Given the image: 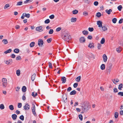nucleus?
Wrapping results in <instances>:
<instances>
[{
  "instance_id": "f257e3e1",
  "label": "nucleus",
  "mask_w": 123,
  "mask_h": 123,
  "mask_svg": "<svg viewBox=\"0 0 123 123\" xmlns=\"http://www.w3.org/2000/svg\"><path fill=\"white\" fill-rule=\"evenodd\" d=\"M62 38L65 41L69 42L71 39V37L68 32L65 30L62 32Z\"/></svg>"
},
{
  "instance_id": "f03ea898",
  "label": "nucleus",
  "mask_w": 123,
  "mask_h": 123,
  "mask_svg": "<svg viewBox=\"0 0 123 123\" xmlns=\"http://www.w3.org/2000/svg\"><path fill=\"white\" fill-rule=\"evenodd\" d=\"M0 85H2L3 88H5L7 86V81L6 79L5 78H3L1 82H0Z\"/></svg>"
},
{
  "instance_id": "7ed1b4c3",
  "label": "nucleus",
  "mask_w": 123,
  "mask_h": 123,
  "mask_svg": "<svg viewBox=\"0 0 123 123\" xmlns=\"http://www.w3.org/2000/svg\"><path fill=\"white\" fill-rule=\"evenodd\" d=\"M112 66V64L111 63H110L108 65L107 68L106 70L108 73L110 74L111 71V69Z\"/></svg>"
},
{
  "instance_id": "20e7f679",
  "label": "nucleus",
  "mask_w": 123,
  "mask_h": 123,
  "mask_svg": "<svg viewBox=\"0 0 123 123\" xmlns=\"http://www.w3.org/2000/svg\"><path fill=\"white\" fill-rule=\"evenodd\" d=\"M31 110L33 114L35 116H36V114L35 112L36 108L34 104L33 105V107H32Z\"/></svg>"
},
{
  "instance_id": "39448f33",
  "label": "nucleus",
  "mask_w": 123,
  "mask_h": 123,
  "mask_svg": "<svg viewBox=\"0 0 123 123\" xmlns=\"http://www.w3.org/2000/svg\"><path fill=\"white\" fill-rule=\"evenodd\" d=\"M43 42L41 39H39L38 40V45L39 46H42L43 44Z\"/></svg>"
},
{
  "instance_id": "423d86ee",
  "label": "nucleus",
  "mask_w": 123,
  "mask_h": 123,
  "mask_svg": "<svg viewBox=\"0 0 123 123\" xmlns=\"http://www.w3.org/2000/svg\"><path fill=\"white\" fill-rule=\"evenodd\" d=\"M24 109L26 110H28L30 109V105L28 104H26L24 106Z\"/></svg>"
},
{
  "instance_id": "0eeeda50",
  "label": "nucleus",
  "mask_w": 123,
  "mask_h": 123,
  "mask_svg": "<svg viewBox=\"0 0 123 123\" xmlns=\"http://www.w3.org/2000/svg\"><path fill=\"white\" fill-rule=\"evenodd\" d=\"M42 26H39L37 27L36 28V30L37 31H39V32H41L43 31L42 29Z\"/></svg>"
},
{
  "instance_id": "6e6552de",
  "label": "nucleus",
  "mask_w": 123,
  "mask_h": 123,
  "mask_svg": "<svg viewBox=\"0 0 123 123\" xmlns=\"http://www.w3.org/2000/svg\"><path fill=\"white\" fill-rule=\"evenodd\" d=\"M79 41L81 43H84L85 42L86 40L84 37H82L79 40Z\"/></svg>"
},
{
  "instance_id": "1a4fd4ad",
  "label": "nucleus",
  "mask_w": 123,
  "mask_h": 123,
  "mask_svg": "<svg viewBox=\"0 0 123 123\" xmlns=\"http://www.w3.org/2000/svg\"><path fill=\"white\" fill-rule=\"evenodd\" d=\"M102 21H97V24L99 27H102Z\"/></svg>"
},
{
  "instance_id": "9d476101",
  "label": "nucleus",
  "mask_w": 123,
  "mask_h": 123,
  "mask_svg": "<svg viewBox=\"0 0 123 123\" xmlns=\"http://www.w3.org/2000/svg\"><path fill=\"white\" fill-rule=\"evenodd\" d=\"M63 98L64 102L65 103L66 102L67 99V96L66 94H64L63 96Z\"/></svg>"
},
{
  "instance_id": "9b49d317",
  "label": "nucleus",
  "mask_w": 123,
  "mask_h": 123,
  "mask_svg": "<svg viewBox=\"0 0 123 123\" xmlns=\"http://www.w3.org/2000/svg\"><path fill=\"white\" fill-rule=\"evenodd\" d=\"M103 57L104 61L105 62H106L107 61V56L105 54L103 55Z\"/></svg>"
},
{
  "instance_id": "f8f14e48",
  "label": "nucleus",
  "mask_w": 123,
  "mask_h": 123,
  "mask_svg": "<svg viewBox=\"0 0 123 123\" xmlns=\"http://www.w3.org/2000/svg\"><path fill=\"white\" fill-rule=\"evenodd\" d=\"M94 47V44L92 43H90L88 46V47L90 48H93Z\"/></svg>"
},
{
  "instance_id": "ddd939ff",
  "label": "nucleus",
  "mask_w": 123,
  "mask_h": 123,
  "mask_svg": "<svg viewBox=\"0 0 123 123\" xmlns=\"http://www.w3.org/2000/svg\"><path fill=\"white\" fill-rule=\"evenodd\" d=\"M36 76V75L35 74H33L31 76V79L32 81H34V80Z\"/></svg>"
},
{
  "instance_id": "4468645a",
  "label": "nucleus",
  "mask_w": 123,
  "mask_h": 123,
  "mask_svg": "<svg viewBox=\"0 0 123 123\" xmlns=\"http://www.w3.org/2000/svg\"><path fill=\"white\" fill-rule=\"evenodd\" d=\"M61 80L62 81V83H64L66 81V79L65 77H62L61 78Z\"/></svg>"
},
{
  "instance_id": "2eb2a0df",
  "label": "nucleus",
  "mask_w": 123,
  "mask_h": 123,
  "mask_svg": "<svg viewBox=\"0 0 123 123\" xmlns=\"http://www.w3.org/2000/svg\"><path fill=\"white\" fill-rule=\"evenodd\" d=\"M83 109H84V111H87L88 109V108L87 107V105H85L83 107Z\"/></svg>"
},
{
  "instance_id": "dca6fc26",
  "label": "nucleus",
  "mask_w": 123,
  "mask_h": 123,
  "mask_svg": "<svg viewBox=\"0 0 123 123\" xmlns=\"http://www.w3.org/2000/svg\"><path fill=\"white\" fill-rule=\"evenodd\" d=\"M12 117L13 120H15L17 119V116L15 114H13L12 115Z\"/></svg>"
},
{
  "instance_id": "f3484780",
  "label": "nucleus",
  "mask_w": 123,
  "mask_h": 123,
  "mask_svg": "<svg viewBox=\"0 0 123 123\" xmlns=\"http://www.w3.org/2000/svg\"><path fill=\"white\" fill-rule=\"evenodd\" d=\"M112 11V10L111 9H110L109 10H105V12L106 13L108 14H111V12Z\"/></svg>"
},
{
  "instance_id": "a211bd4d",
  "label": "nucleus",
  "mask_w": 123,
  "mask_h": 123,
  "mask_svg": "<svg viewBox=\"0 0 123 123\" xmlns=\"http://www.w3.org/2000/svg\"><path fill=\"white\" fill-rule=\"evenodd\" d=\"M12 50L11 49H9L8 50H7L6 51H5L4 53L6 54L8 53H9L11 52Z\"/></svg>"
},
{
  "instance_id": "6ab92c4d",
  "label": "nucleus",
  "mask_w": 123,
  "mask_h": 123,
  "mask_svg": "<svg viewBox=\"0 0 123 123\" xmlns=\"http://www.w3.org/2000/svg\"><path fill=\"white\" fill-rule=\"evenodd\" d=\"M22 91L23 92H25L26 90V87L25 86H23L22 89Z\"/></svg>"
},
{
  "instance_id": "aec40b11",
  "label": "nucleus",
  "mask_w": 123,
  "mask_h": 123,
  "mask_svg": "<svg viewBox=\"0 0 123 123\" xmlns=\"http://www.w3.org/2000/svg\"><path fill=\"white\" fill-rule=\"evenodd\" d=\"M123 84H119V85L118 86V89H119L120 90H122V88H123Z\"/></svg>"
},
{
  "instance_id": "412c9836",
  "label": "nucleus",
  "mask_w": 123,
  "mask_h": 123,
  "mask_svg": "<svg viewBox=\"0 0 123 123\" xmlns=\"http://www.w3.org/2000/svg\"><path fill=\"white\" fill-rule=\"evenodd\" d=\"M16 73L17 75L18 76H19L20 74V70L18 69L16 70Z\"/></svg>"
},
{
  "instance_id": "4be33fe9",
  "label": "nucleus",
  "mask_w": 123,
  "mask_h": 123,
  "mask_svg": "<svg viewBox=\"0 0 123 123\" xmlns=\"http://www.w3.org/2000/svg\"><path fill=\"white\" fill-rule=\"evenodd\" d=\"M100 68L101 69L104 70L105 69V65L104 64H102L100 67Z\"/></svg>"
},
{
  "instance_id": "5701e85b",
  "label": "nucleus",
  "mask_w": 123,
  "mask_h": 123,
  "mask_svg": "<svg viewBox=\"0 0 123 123\" xmlns=\"http://www.w3.org/2000/svg\"><path fill=\"white\" fill-rule=\"evenodd\" d=\"M35 43L34 42H31L30 44V46L31 47H32L34 46Z\"/></svg>"
},
{
  "instance_id": "b1692460",
  "label": "nucleus",
  "mask_w": 123,
  "mask_h": 123,
  "mask_svg": "<svg viewBox=\"0 0 123 123\" xmlns=\"http://www.w3.org/2000/svg\"><path fill=\"white\" fill-rule=\"evenodd\" d=\"M82 32L83 34L85 35H87L88 33V32L87 31L85 30L83 31Z\"/></svg>"
},
{
  "instance_id": "393cba45",
  "label": "nucleus",
  "mask_w": 123,
  "mask_h": 123,
  "mask_svg": "<svg viewBox=\"0 0 123 123\" xmlns=\"http://www.w3.org/2000/svg\"><path fill=\"white\" fill-rule=\"evenodd\" d=\"M3 43L5 44H7L8 43L7 40L6 39H3L2 41Z\"/></svg>"
},
{
  "instance_id": "a878e982",
  "label": "nucleus",
  "mask_w": 123,
  "mask_h": 123,
  "mask_svg": "<svg viewBox=\"0 0 123 123\" xmlns=\"http://www.w3.org/2000/svg\"><path fill=\"white\" fill-rule=\"evenodd\" d=\"M81 79V77L80 76H79L77 77L76 79H75V80L76 81H77L78 82H79L80 80Z\"/></svg>"
},
{
  "instance_id": "bb28decb",
  "label": "nucleus",
  "mask_w": 123,
  "mask_h": 123,
  "mask_svg": "<svg viewBox=\"0 0 123 123\" xmlns=\"http://www.w3.org/2000/svg\"><path fill=\"white\" fill-rule=\"evenodd\" d=\"M102 29L104 31H105L107 30V27L105 26H103L102 27Z\"/></svg>"
},
{
  "instance_id": "cd10ccee",
  "label": "nucleus",
  "mask_w": 123,
  "mask_h": 123,
  "mask_svg": "<svg viewBox=\"0 0 123 123\" xmlns=\"http://www.w3.org/2000/svg\"><path fill=\"white\" fill-rule=\"evenodd\" d=\"M76 91L75 90H73L71 91L70 93V95H75L76 93Z\"/></svg>"
},
{
  "instance_id": "c85d7f7f",
  "label": "nucleus",
  "mask_w": 123,
  "mask_h": 123,
  "mask_svg": "<svg viewBox=\"0 0 123 123\" xmlns=\"http://www.w3.org/2000/svg\"><path fill=\"white\" fill-rule=\"evenodd\" d=\"M77 19L76 18H72L71 19V21L72 22H74L76 21Z\"/></svg>"
},
{
  "instance_id": "c756f323",
  "label": "nucleus",
  "mask_w": 123,
  "mask_h": 123,
  "mask_svg": "<svg viewBox=\"0 0 123 123\" xmlns=\"http://www.w3.org/2000/svg\"><path fill=\"white\" fill-rule=\"evenodd\" d=\"M112 81L114 84H116L117 83L119 82V80L118 79H117V80L115 81V80L114 79L113 80H112Z\"/></svg>"
},
{
  "instance_id": "7c9ffc66",
  "label": "nucleus",
  "mask_w": 123,
  "mask_h": 123,
  "mask_svg": "<svg viewBox=\"0 0 123 123\" xmlns=\"http://www.w3.org/2000/svg\"><path fill=\"white\" fill-rule=\"evenodd\" d=\"M19 50L18 49H15L14 50V52L16 53H18L19 52Z\"/></svg>"
},
{
  "instance_id": "2f4dec72",
  "label": "nucleus",
  "mask_w": 123,
  "mask_h": 123,
  "mask_svg": "<svg viewBox=\"0 0 123 123\" xmlns=\"http://www.w3.org/2000/svg\"><path fill=\"white\" fill-rule=\"evenodd\" d=\"M121 49L120 47H119L118 48H117L116 50L118 53H119L120 52Z\"/></svg>"
},
{
  "instance_id": "473e14b6",
  "label": "nucleus",
  "mask_w": 123,
  "mask_h": 123,
  "mask_svg": "<svg viewBox=\"0 0 123 123\" xmlns=\"http://www.w3.org/2000/svg\"><path fill=\"white\" fill-rule=\"evenodd\" d=\"M25 17H26L28 18H29L30 17V14L29 13L26 14V13H24Z\"/></svg>"
},
{
  "instance_id": "72a5a7b5",
  "label": "nucleus",
  "mask_w": 123,
  "mask_h": 123,
  "mask_svg": "<svg viewBox=\"0 0 123 123\" xmlns=\"http://www.w3.org/2000/svg\"><path fill=\"white\" fill-rule=\"evenodd\" d=\"M72 12L73 14H76L78 13V11L76 10H74Z\"/></svg>"
},
{
  "instance_id": "f704fd0d",
  "label": "nucleus",
  "mask_w": 123,
  "mask_h": 123,
  "mask_svg": "<svg viewBox=\"0 0 123 123\" xmlns=\"http://www.w3.org/2000/svg\"><path fill=\"white\" fill-rule=\"evenodd\" d=\"M9 109L11 110L12 111L14 110V108L12 105H10L9 106Z\"/></svg>"
},
{
  "instance_id": "c9c22d12",
  "label": "nucleus",
  "mask_w": 123,
  "mask_h": 123,
  "mask_svg": "<svg viewBox=\"0 0 123 123\" xmlns=\"http://www.w3.org/2000/svg\"><path fill=\"white\" fill-rule=\"evenodd\" d=\"M23 2L21 1L18 2H17L16 6H20L22 5L23 4Z\"/></svg>"
},
{
  "instance_id": "e433bc0d",
  "label": "nucleus",
  "mask_w": 123,
  "mask_h": 123,
  "mask_svg": "<svg viewBox=\"0 0 123 123\" xmlns=\"http://www.w3.org/2000/svg\"><path fill=\"white\" fill-rule=\"evenodd\" d=\"M9 7V4H6L5 5V6L4 7V9H7Z\"/></svg>"
},
{
  "instance_id": "4c0bfd02",
  "label": "nucleus",
  "mask_w": 123,
  "mask_h": 123,
  "mask_svg": "<svg viewBox=\"0 0 123 123\" xmlns=\"http://www.w3.org/2000/svg\"><path fill=\"white\" fill-rule=\"evenodd\" d=\"M5 107L4 105L2 104L0 105V108L1 110H3L4 109Z\"/></svg>"
},
{
  "instance_id": "58836bf2",
  "label": "nucleus",
  "mask_w": 123,
  "mask_h": 123,
  "mask_svg": "<svg viewBox=\"0 0 123 123\" xmlns=\"http://www.w3.org/2000/svg\"><path fill=\"white\" fill-rule=\"evenodd\" d=\"M114 115H115V118H117L118 117V113L117 112H116L115 113Z\"/></svg>"
},
{
  "instance_id": "ea45409f",
  "label": "nucleus",
  "mask_w": 123,
  "mask_h": 123,
  "mask_svg": "<svg viewBox=\"0 0 123 123\" xmlns=\"http://www.w3.org/2000/svg\"><path fill=\"white\" fill-rule=\"evenodd\" d=\"M123 8V7L122 5H120L117 7V9L119 11H121V9Z\"/></svg>"
},
{
  "instance_id": "a19ab883",
  "label": "nucleus",
  "mask_w": 123,
  "mask_h": 123,
  "mask_svg": "<svg viewBox=\"0 0 123 123\" xmlns=\"http://www.w3.org/2000/svg\"><path fill=\"white\" fill-rule=\"evenodd\" d=\"M105 42V40L104 38H102L101 41L100 43L102 44H104Z\"/></svg>"
},
{
  "instance_id": "79ce46f5",
  "label": "nucleus",
  "mask_w": 123,
  "mask_h": 123,
  "mask_svg": "<svg viewBox=\"0 0 123 123\" xmlns=\"http://www.w3.org/2000/svg\"><path fill=\"white\" fill-rule=\"evenodd\" d=\"M32 1V0H26L24 2V3H30Z\"/></svg>"
},
{
  "instance_id": "37998d69",
  "label": "nucleus",
  "mask_w": 123,
  "mask_h": 123,
  "mask_svg": "<svg viewBox=\"0 0 123 123\" xmlns=\"http://www.w3.org/2000/svg\"><path fill=\"white\" fill-rule=\"evenodd\" d=\"M117 20V19L116 18H114L112 19V21L115 24V23Z\"/></svg>"
},
{
  "instance_id": "c03bdc74",
  "label": "nucleus",
  "mask_w": 123,
  "mask_h": 123,
  "mask_svg": "<svg viewBox=\"0 0 123 123\" xmlns=\"http://www.w3.org/2000/svg\"><path fill=\"white\" fill-rule=\"evenodd\" d=\"M101 16V14L100 12H98L96 14V16L98 17H100Z\"/></svg>"
},
{
  "instance_id": "a18cd8bd",
  "label": "nucleus",
  "mask_w": 123,
  "mask_h": 123,
  "mask_svg": "<svg viewBox=\"0 0 123 123\" xmlns=\"http://www.w3.org/2000/svg\"><path fill=\"white\" fill-rule=\"evenodd\" d=\"M79 119L81 121H82V120L83 117H82V115L80 114L79 116Z\"/></svg>"
},
{
  "instance_id": "49530a36",
  "label": "nucleus",
  "mask_w": 123,
  "mask_h": 123,
  "mask_svg": "<svg viewBox=\"0 0 123 123\" xmlns=\"http://www.w3.org/2000/svg\"><path fill=\"white\" fill-rule=\"evenodd\" d=\"M50 20L49 19H47L44 21V22L46 24H48L50 22Z\"/></svg>"
},
{
  "instance_id": "de8ad7c7",
  "label": "nucleus",
  "mask_w": 123,
  "mask_h": 123,
  "mask_svg": "<svg viewBox=\"0 0 123 123\" xmlns=\"http://www.w3.org/2000/svg\"><path fill=\"white\" fill-rule=\"evenodd\" d=\"M19 118L22 121L24 120V117L23 115H22Z\"/></svg>"
},
{
  "instance_id": "09e8293b",
  "label": "nucleus",
  "mask_w": 123,
  "mask_h": 123,
  "mask_svg": "<svg viewBox=\"0 0 123 123\" xmlns=\"http://www.w3.org/2000/svg\"><path fill=\"white\" fill-rule=\"evenodd\" d=\"M55 17V16L54 15L52 14L49 16V18L51 19H53Z\"/></svg>"
},
{
  "instance_id": "8fccbe9b",
  "label": "nucleus",
  "mask_w": 123,
  "mask_h": 123,
  "mask_svg": "<svg viewBox=\"0 0 123 123\" xmlns=\"http://www.w3.org/2000/svg\"><path fill=\"white\" fill-rule=\"evenodd\" d=\"M21 57L20 56H18L16 57V59L17 60H21Z\"/></svg>"
},
{
  "instance_id": "3c124183",
  "label": "nucleus",
  "mask_w": 123,
  "mask_h": 123,
  "mask_svg": "<svg viewBox=\"0 0 123 123\" xmlns=\"http://www.w3.org/2000/svg\"><path fill=\"white\" fill-rule=\"evenodd\" d=\"M78 83H74V85H73V86L74 87V88H76L77 87V86H78Z\"/></svg>"
},
{
  "instance_id": "603ef678",
  "label": "nucleus",
  "mask_w": 123,
  "mask_h": 123,
  "mask_svg": "<svg viewBox=\"0 0 123 123\" xmlns=\"http://www.w3.org/2000/svg\"><path fill=\"white\" fill-rule=\"evenodd\" d=\"M88 29L89 31L91 32L92 31L94 30V29L93 28L89 27V28Z\"/></svg>"
},
{
  "instance_id": "864d4df0",
  "label": "nucleus",
  "mask_w": 123,
  "mask_h": 123,
  "mask_svg": "<svg viewBox=\"0 0 123 123\" xmlns=\"http://www.w3.org/2000/svg\"><path fill=\"white\" fill-rule=\"evenodd\" d=\"M53 32V29H50L49 31V34H52Z\"/></svg>"
},
{
  "instance_id": "5fc2aeb1",
  "label": "nucleus",
  "mask_w": 123,
  "mask_h": 123,
  "mask_svg": "<svg viewBox=\"0 0 123 123\" xmlns=\"http://www.w3.org/2000/svg\"><path fill=\"white\" fill-rule=\"evenodd\" d=\"M22 103H18V108H20L22 106Z\"/></svg>"
},
{
  "instance_id": "6e6d98bb",
  "label": "nucleus",
  "mask_w": 123,
  "mask_h": 123,
  "mask_svg": "<svg viewBox=\"0 0 123 123\" xmlns=\"http://www.w3.org/2000/svg\"><path fill=\"white\" fill-rule=\"evenodd\" d=\"M118 94V95H120L122 96H123V92H119Z\"/></svg>"
},
{
  "instance_id": "4d7b16f0",
  "label": "nucleus",
  "mask_w": 123,
  "mask_h": 123,
  "mask_svg": "<svg viewBox=\"0 0 123 123\" xmlns=\"http://www.w3.org/2000/svg\"><path fill=\"white\" fill-rule=\"evenodd\" d=\"M52 39L51 38H48L47 40V42L48 43H50L52 41Z\"/></svg>"
},
{
  "instance_id": "13d9d810",
  "label": "nucleus",
  "mask_w": 123,
  "mask_h": 123,
  "mask_svg": "<svg viewBox=\"0 0 123 123\" xmlns=\"http://www.w3.org/2000/svg\"><path fill=\"white\" fill-rule=\"evenodd\" d=\"M101 46V45L100 43H98V44L97 48L98 49H100Z\"/></svg>"
},
{
  "instance_id": "bf43d9fd",
  "label": "nucleus",
  "mask_w": 123,
  "mask_h": 123,
  "mask_svg": "<svg viewBox=\"0 0 123 123\" xmlns=\"http://www.w3.org/2000/svg\"><path fill=\"white\" fill-rule=\"evenodd\" d=\"M98 4V2L97 1H95L94 3V5L95 6H97Z\"/></svg>"
},
{
  "instance_id": "052dcab7",
  "label": "nucleus",
  "mask_w": 123,
  "mask_h": 123,
  "mask_svg": "<svg viewBox=\"0 0 123 123\" xmlns=\"http://www.w3.org/2000/svg\"><path fill=\"white\" fill-rule=\"evenodd\" d=\"M113 90L114 92L115 93L117 92L118 91L117 89L116 88L114 89Z\"/></svg>"
},
{
  "instance_id": "680f3d73",
  "label": "nucleus",
  "mask_w": 123,
  "mask_h": 123,
  "mask_svg": "<svg viewBox=\"0 0 123 123\" xmlns=\"http://www.w3.org/2000/svg\"><path fill=\"white\" fill-rule=\"evenodd\" d=\"M61 28L60 27H59L57 28L56 29V31L57 32L61 30Z\"/></svg>"
},
{
  "instance_id": "e2e57ef3",
  "label": "nucleus",
  "mask_w": 123,
  "mask_h": 123,
  "mask_svg": "<svg viewBox=\"0 0 123 123\" xmlns=\"http://www.w3.org/2000/svg\"><path fill=\"white\" fill-rule=\"evenodd\" d=\"M87 38L88 39H92V37L91 35H89L88 36Z\"/></svg>"
},
{
  "instance_id": "0e129e2a",
  "label": "nucleus",
  "mask_w": 123,
  "mask_h": 123,
  "mask_svg": "<svg viewBox=\"0 0 123 123\" xmlns=\"http://www.w3.org/2000/svg\"><path fill=\"white\" fill-rule=\"evenodd\" d=\"M49 67L50 68H52V64H51V63L50 62H49Z\"/></svg>"
},
{
  "instance_id": "69168bd1",
  "label": "nucleus",
  "mask_w": 123,
  "mask_h": 123,
  "mask_svg": "<svg viewBox=\"0 0 123 123\" xmlns=\"http://www.w3.org/2000/svg\"><path fill=\"white\" fill-rule=\"evenodd\" d=\"M123 22V19H120L119 21V23L121 24Z\"/></svg>"
},
{
  "instance_id": "338daca9",
  "label": "nucleus",
  "mask_w": 123,
  "mask_h": 123,
  "mask_svg": "<svg viewBox=\"0 0 123 123\" xmlns=\"http://www.w3.org/2000/svg\"><path fill=\"white\" fill-rule=\"evenodd\" d=\"M72 90V88L71 87H69L67 89V91L68 92H70Z\"/></svg>"
},
{
  "instance_id": "774afa93",
  "label": "nucleus",
  "mask_w": 123,
  "mask_h": 123,
  "mask_svg": "<svg viewBox=\"0 0 123 123\" xmlns=\"http://www.w3.org/2000/svg\"><path fill=\"white\" fill-rule=\"evenodd\" d=\"M11 56L12 58H15V55L14 54H12Z\"/></svg>"
}]
</instances>
